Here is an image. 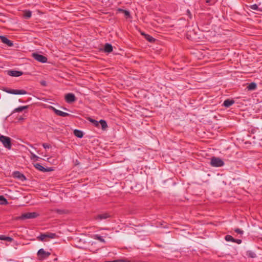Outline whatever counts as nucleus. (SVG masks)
<instances>
[{"instance_id": "nucleus-1", "label": "nucleus", "mask_w": 262, "mask_h": 262, "mask_svg": "<svg viewBox=\"0 0 262 262\" xmlns=\"http://www.w3.org/2000/svg\"><path fill=\"white\" fill-rule=\"evenodd\" d=\"M29 105L17 107V122H23L27 117Z\"/></svg>"}, {"instance_id": "nucleus-2", "label": "nucleus", "mask_w": 262, "mask_h": 262, "mask_svg": "<svg viewBox=\"0 0 262 262\" xmlns=\"http://www.w3.org/2000/svg\"><path fill=\"white\" fill-rule=\"evenodd\" d=\"M0 141L3 146L8 149H10L12 147L11 139L10 137L4 135L0 136Z\"/></svg>"}, {"instance_id": "nucleus-3", "label": "nucleus", "mask_w": 262, "mask_h": 262, "mask_svg": "<svg viewBox=\"0 0 262 262\" xmlns=\"http://www.w3.org/2000/svg\"><path fill=\"white\" fill-rule=\"evenodd\" d=\"M38 216L36 212H26L22 214L20 216L17 217V220H25L26 219H34Z\"/></svg>"}, {"instance_id": "nucleus-4", "label": "nucleus", "mask_w": 262, "mask_h": 262, "mask_svg": "<svg viewBox=\"0 0 262 262\" xmlns=\"http://www.w3.org/2000/svg\"><path fill=\"white\" fill-rule=\"evenodd\" d=\"M224 164V161L220 158L213 157L211 159L210 165L213 167H221Z\"/></svg>"}, {"instance_id": "nucleus-5", "label": "nucleus", "mask_w": 262, "mask_h": 262, "mask_svg": "<svg viewBox=\"0 0 262 262\" xmlns=\"http://www.w3.org/2000/svg\"><path fill=\"white\" fill-rule=\"evenodd\" d=\"M50 255H51L50 252L45 251L43 249H39L37 253L38 259L40 260H43V259L47 258Z\"/></svg>"}, {"instance_id": "nucleus-6", "label": "nucleus", "mask_w": 262, "mask_h": 262, "mask_svg": "<svg viewBox=\"0 0 262 262\" xmlns=\"http://www.w3.org/2000/svg\"><path fill=\"white\" fill-rule=\"evenodd\" d=\"M32 57L37 61L42 63H45L47 61V57L37 53H33Z\"/></svg>"}, {"instance_id": "nucleus-7", "label": "nucleus", "mask_w": 262, "mask_h": 262, "mask_svg": "<svg viewBox=\"0 0 262 262\" xmlns=\"http://www.w3.org/2000/svg\"><path fill=\"white\" fill-rule=\"evenodd\" d=\"M111 216V215L108 213H103L99 214L96 215L94 217V220H97V221H101L102 220L107 219V218H109Z\"/></svg>"}, {"instance_id": "nucleus-8", "label": "nucleus", "mask_w": 262, "mask_h": 262, "mask_svg": "<svg viewBox=\"0 0 262 262\" xmlns=\"http://www.w3.org/2000/svg\"><path fill=\"white\" fill-rule=\"evenodd\" d=\"M49 107L52 110H53L54 112V113L58 116L61 117H66L69 116V114L68 113L58 110L53 106H50Z\"/></svg>"}, {"instance_id": "nucleus-9", "label": "nucleus", "mask_w": 262, "mask_h": 262, "mask_svg": "<svg viewBox=\"0 0 262 262\" xmlns=\"http://www.w3.org/2000/svg\"><path fill=\"white\" fill-rule=\"evenodd\" d=\"M34 167L37 169H38L41 171H43V172H49V171H51L53 170L52 168L49 167V168H46L43 167L42 166H41L40 164H39V163H36V164H34Z\"/></svg>"}, {"instance_id": "nucleus-10", "label": "nucleus", "mask_w": 262, "mask_h": 262, "mask_svg": "<svg viewBox=\"0 0 262 262\" xmlns=\"http://www.w3.org/2000/svg\"><path fill=\"white\" fill-rule=\"evenodd\" d=\"M65 99L68 103H72L76 100V98L74 94L69 93L65 96Z\"/></svg>"}, {"instance_id": "nucleus-11", "label": "nucleus", "mask_w": 262, "mask_h": 262, "mask_svg": "<svg viewBox=\"0 0 262 262\" xmlns=\"http://www.w3.org/2000/svg\"><path fill=\"white\" fill-rule=\"evenodd\" d=\"M0 39L3 43L6 44L9 47H12L13 45L12 41L5 36H0Z\"/></svg>"}, {"instance_id": "nucleus-12", "label": "nucleus", "mask_w": 262, "mask_h": 262, "mask_svg": "<svg viewBox=\"0 0 262 262\" xmlns=\"http://www.w3.org/2000/svg\"><path fill=\"white\" fill-rule=\"evenodd\" d=\"M195 35L196 33L194 32V29H190L189 30L187 31L186 36L187 38L189 39H195Z\"/></svg>"}, {"instance_id": "nucleus-13", "label": "nucleus", "mask_w": 262, "mask_h": 262, "mask_svg": "<svg viewBox=\"0 0 262 262\" xmlns=\"http://www.w3.org/2000/svg\"><path fill=\"white\" fill-rule=\"evenodd\" d=\"M234 103V101L233 100L227 99L224 101L223 105L226 107H228L232 105Z\"/></svg>"}, {"instance_id": "nucleus-14", "label": "nucleus", "mask_w": 262, "mask_h": 262, "mask_svg": "<svg viewBox=\"0 0 262 262\" xmlns=\"http://www.w3.org/2000/svg\"><path fill=\"white\" fill-rule=\"evenodd\" d=\"M22 13V16L26 19H28L31 17L32 15V13L30 11H24Z\"/></svg>"}, {"instance_id": "nucleus-15", "label": "nucleus", "mask_w": 262, "mask_h": 262, "mask_svg": "<svg viewBox=\"0 0 262 262\" xmlns=\"http://www.w3.org/2000/svg\"><path fill=\"white\" fill-rule=\"evenodd\" d=\"M104 50L105 52L110 53L113 51V47L111 44L106 43L104 46Z\"/></svg>"}, {"instance_id": "nucleus-16", "label": "nucleus", "mask_w": 262, "mask_h": 262, "mask_svg": "<svg viewBox=\"0 0 262 262\" xmlns=\"http://www.w3.org/2000/svg\"><path fill=\"white\" fill-rule=\"evenodd\" d=\"M141 34L143 35L149 42H154L155 41V39L149 35L145 34L144 33H142Z\"/></svg>"}, {"instance_id": "nucleus-17", "label": "nucleus", "mask_w": 262, "mask_h": 262, "mask_svg": "<svg viewBox=\"0 0 262 262\" xmlns=\"http://www.w3.org/2000/svg\"><path fill=\"white\" fill-rule=\"evenodd\" d=\"M2 90L9 94H12L14 95L16 94V90L10 89L8 88H3Z\"/></svg>"}, {"instance_id": "nucleus-18", "label": "nucleus", "mask_w": 262, "mask_h": 262, "mask_svg": "<svg viewBox=\"0 0 262 262\" xmlns=\"http://www.w3.org/2000/svg\"><path fill=\"white\" fill-rule=\"evenodd\" d=\"M17 179L21 182H24L27 180L26 177L20 172L17 171Z\"/></svg>"}, {"instance_id": "nucleus-19", "label": "nucleus", "mask_w": 262, "mask_h": 262, "mask_svg": "<svg viewBox=\"0 0 262 262\" xmlns=\"http://www.w3.org/2000/svg\"><path fill=\"white\" fill-rule=\"evenodd\" d=\"M118 11L119 12H120L123 13L126 18H129V17H130V15L129 12L127 11V10H123V9H119L118 10Z\"/></svg>"}, {"instance_id": "nucleus-20", "label": "nucleus", "mask_w": 262, "mask_h": 262, "mask_svg": "<svg viewBox=\"0 0 262 262\" xmlns=\"http://www.w3.org/2000/svg\"><path fill=\"white\" fill-rule=\"evenodd\" d=\"M74 134L75 136L78 138H82L83 136V133L81 131L77 129H75L74 131Z\"/></svg>"}, {"instance_id": "nucleus-21", "label": "nucleus", "mask_w": 262, "mask_h": 262, "mask_svg": "<svg viewBox=\"0 0 262 262\" xmlns=\"http://www.w3.org/2000/svg\"><path fill=\"white\" fill-rule=\"evenodd\" d=\"M99 123L101 124V127H102V129L104 130L107 127V123L106 122V121L104 120H100V121H99Z\"/></svg>"}, {"instance_id": "nucleus-22", "label": "nucleus", "mask_w": 262, "mask_h": 262, "mask_svg": "<svg viewBox=\"0 0 262 262\" xmlns=\"http://www.w3.org/2000/svg\"><path fill=\"white\" fill-rule=\"evenodd\" d=\"M0 240L11 242L13 240V239L9 236H6L5 235H0Z\"/></svg>"}, {"instance_id": "nucleus-23", "label": "nucleus", "mask_w": 262, "mask_h": 262, "mask_svg": "<svg viewBox=\"0 0 262 262\" xmlns=\"http://www.w3.org/2000/svg\"><path fill=\"white\" fill-rule=\"evenodd\" d=\"M8 202L3 195H0V205L7 204Z\"/></svg>"}, {"instance_id": "nucleus-24", "label": "nucleus", "mask_w": 262, "mask_h": 262, "mask_svg": "<svg viewBox=\"0 0 262 262\" xmlns=\"http://www.w3.org/2000/svg\"><path fill=\"white\" fill-rule=\"evenodd\" d=\"M256 84L254 83H251L248 86L247 88L249 90H253L256 89Z\"/></svg>"}, {"instance_id": "nucleus-25", "label": "nucleus", "mask_w": 262, "mask_h": 262, "mask_svg": "<svg viewBox=\"0 0 262 262\" xmlns=\"http://www.w3.org/2000/svg\"><path fill=\"white\" fill-rule=\"evenodd\" d=\"M225 239L228 242H235V239L231 235H227L225 236Z\"/></svg>"}, {"instance_id": "nucleus-26", "label": "nucleus", "mask_w": 262, "mask_h": 262, "mask_svg": "<svg viewBox=\"0 0 262 262\" xmlns=\"http://www.w3.org/2000/svg\"><path fill=\"white\" fill-rule=\"evenodd\" d=\"M93 238L94 239L99 240V241H100L101 242H103V243H105V240L103 238H102L100 236L98 235V234L94 235V236H93Z\"/></svg>"}, {"instance_id": "nucleus-27", "label": "nucleus", "mask_w": 262, "mask_h": 262, "mask_svg": "<svg viewBox=\"0 0 262 262\" xmlns=\"http://www.w3.org/2000/svg\"><path fill=\"white\" fill-rule=\"evenodd\" d=\"M46 238H47L46 234H42L40 236L37 237V239L40 241H45Z\"/></svg>"}, {"instance_id": "nucleus-28", "label": "nucleus", "mask_w": 262, "mask_h": 262, "mask_svg": "<svg viewBox=\"0 0 262 262\" xmlns=\"http://www.w3.org/2000/svg\"><path fill=\"white\" fill-rule=\"evenodd\" d=\"M8 74L11 76L16 77V71H8Z\"/></svg>"}, {"instance_id": "nucleus-29", "label": "nucleus", "mask_w": 262, "mask_h": 262, "mask_svg": "<svg viewBox=\"0 0 262 262\" xmlns=\"http://www.w3.org/2000/svg\"><path fill=\"white\" fill-rule=\"evenodd\" d=\"M89 120L91 122H92L93 124H94L96 126H99V122H98L97 121H96V120H94L93 119L90 118H89Z\"/></svg>"}, {"instance_id": "nucleus-30", "label": "nucleus", "mask_w": 262, "mask_h": 262, "mask_svg": "<svg viewBox=\"0 0 262 262\" xmlns=\"http://www.w3.org/2000/svg\"><path fill=\"white\" fill-rule=\"evenodd\" d=\"M248 256L251 258H254L256 257V254L254 252L250 251L248 252Z\"/></svg>"}, {"instance_id": "nucleus-31", "label": "nucleus", "mask_w": 262, "mask_h": 262, "mask_svg": "<svg viewBox=\"0 0 262 262\" xmlns=\"http://www.w3.org/2000/svg\"><path fill=\"white\" fill-rule=\"evenodd\" d=\"M105 262H129V261L128 260H127V259H118V260H113V261H106Z\"/></svg>"}, {"instance_id": "nucleus-32", "label": "nucleus", "mask_w": 262, "mask_h": 262, "mask_svg": "<svg viewBox=\"0 0 262 262\" xmlns=\"http://www.w3.org/2000/svg\"><path fill=\"white\" fill-rule=\"evenodd\" d=\"M27 93L25 90H17V95H25Z\"/></svg>"}, {"instance_id": "nucleus-33", "label": "nucleus", "mask_w": 262, "mask_h": 262, "mask_svg": "<svg viewBox=\"0 0 262 262\" xmlns=\"http://www.w3.org/2000/svg\"><path fill=\"white\" fill-rule=\"evenodd\" d=\"M47 237L51 238H54L56 237V234L55 233H49V234H46Z\"/></svg>"}, {"instance_id": "nucleus-34", "label": "nucleus", "mask_w": 262, "mask_h": 262, "mask_svg": "<svg viewBox=\"0 0 262 262\" xmlns=\"http://www.w3.org/2000/svg\"><path fill=\"white\" fill-rule=\"evenodd\" d=\"M54 211L55 212H57V213H59V214H63V213H66V211L65 210H61V209H55L54 210Z\"/></svg>"}, {"instance_id": "nucleus-35", "label": "nucleus", "mask_w": 262, "mask_h": 262, "mask_svg": "<svg viewBox=\"0 0 262 262\" xmlns=\"http://www.w3.org/2000/svg\"><path fill=\"white\" fill-rule=\"evenodd\" d=\"M31 159L32 160L36 159L37 160L39 158L38 157H37V156H36L35 155L33 154L32 152H31Z\"/></svg>"}, {"instance_id": "nucleus-36", "label": "nucleus", "mask_w": 262, "mask_h": 262, "mask_svg": "<svg viewBox=\"0 0 262 262\" xmlns=\"http://www.w3.org/2000/svg\"><path fill=\"white\" fill-rule=\"evenodd\" d=\"M234 231L235 232L238 234H242L243 233V231L238 228L235 229Z\"/></svg>"}, {"instance_id": "nucleus-37", "label": "nucleus", "mask_w": 262, "mask_h": 262, "mask_svg": "<svg viewBox=\"0 0 262 262\" xmlns=\"http://www.w3.org/2000/svg\"><path fill=\"white\" fill-rule=\"evenodd\" d=\"M250 8L253 9V10H258V6L256 4H254V5H252L250 6Z\"/></svg>"}, {"instance_id": "nucleus-38", "label": "nucleus", "mask_w": 262, "mask_h": 262, "mask_svg": "<svg viewBox=\"0 0 262 262\" xmlns=\"http://www.w3.org/2000/svg\"><path fill=\"white\" fill-rule=\"evenodd\" d=\"M42 146L45 148H49L51 147V145L47 143H43Z\"/></svg>"}, {"instance_id": "nucleus-39", "label": "nucleus", "mask_w": 262, "mask_h": 262, "mask_svg": "<svg viewBox=\"0 0 262 262\" xmlns=\"http://www.w3.org/2000/svg\"><path fill=\"white\" fill-rule=\"evenodd\" d=\"M23 74H24V73H23L22 72L18 71H17V77L21 76V75H23Z\"/></svg>"}, {"instance_id": "nucleus-40", "label": "nucleus", "mask_w": 262, "mask_h": 262, "mask_svg": "<svg viewBox=\"0 0 262 262\" xmlns=\"http://www.w3.org/2000/svg\"><path fill=\"white\" fill-rule=\"evenodd\" d=\"M235 242H236L237 244H239L241 243L242 241L241 239H235Z\"/></svg>"}, {"instance_id": "nucleus-41", "label": "nucleus", "mask_w": 262, "mask_h": 262, "mask_svg": "<svg viewBox=\"0 0 262 262\" xmlns=\"http://www.w3.org/2000/svg\"><path fill=\"white\" fill-rule=\"evenodd\" d=\"M13 176L14 178L16 177V171H14L13 172Z\"/></svg>"}, {"instance_id": "nucleus-42", "label": "nucleus", "mask_w": 262, "mask_h": 262, "mask_svg": "<svg viewBox=\"0 0 262 262\" xmlns=\"http://www.w3.org/2000/svg\"><path fill=\"white\" fill-rule=\"evenodd\" d=\"M187 13L190 15V11L189 10H187Z\"/></svg>"}, {"instance_id": "nucleus-43", "label": "nucleus", "mask_w": 262, "mask_h": 262, "mask_svg": "<svg viewBox=\"0 0 262 262\" xmlns=\"http://www.w3.org/2000/svg\"><path fill=\"white\" fill-rule=\"evenodd\" d=\"M41 84H43V85H45V82H41Z\"/></svg>"}, {"instance_id": "nucleus-44", "label": "nucleus", "mask_w": 262, "mask_h": 262, "mask_svg": "<svg viewBox=\"0 0 262 262\" xmlns=\"http://www.w3.org/2000/svg\"><path fill=\"white\" fill-rule=\"evenodd\" d=\"M18 101H19V102H22L21 100H20V99H19V100H18Z\"/></svg>"}]
</instances>
